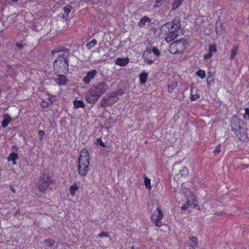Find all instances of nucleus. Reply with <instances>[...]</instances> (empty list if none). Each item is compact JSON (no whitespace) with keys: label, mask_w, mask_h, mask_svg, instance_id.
<instances>
[{"label":"nucleus","mask_w":249,"mask_h":249,"mask_svg":"<svg viewBox=\"0 0 249 249\" xmlns=\"http://www.w3.org/2000/svg\"><path fill=\"white\" fill-rule=\"evenodd\" d=\"M180 19L177 17H175L172 22H168L161 26L160 29V34L167 35L165 40L170 42L175 39L178 36V31L180 29Z\"/></svg>","instance_id":"nucleus-1"},{"label":"nucleus","mask_w":249,"mask_h":249,"mask_svg":"<svg viewBox=\"0 0 249 249\" xmlns=\"http://www.w3.org/2000/svg\"><path fill=\"white\" fill-rule=\"evenodd\" d=\"M108 89V86L105 82H101L92 85L86 94V101L91 104H95Z\"/></svg>","instance_id":"nucleus-2"},{"label":"nucleus","mask_w":249,"mask_h":249,"mask_svg":"<svg viewBox=\"0 0 249 249\" xmlns=\"http://www.w3.org/2000/svg\"><path fill=\"white\" fill-rule=\"evenodd\" d=\"M58 52V56L56 58L53 63L54 70L59 73H66L69 70V51L66 49L64 51H57L55 50L52 51L53 53Z\"/></svg>","instance_id":"nucleus-3"},{"label":"nucleus","mask_w":249,"mask_h":249,"mask_svg":"<svg viewBox=\"0 0 249 249\" xmlns=\"http://www.w3.org/2000/svg\"><path fill=\"white\" fill-rule=\"evenodd\" d=\"M243 122L236 116H233L231 120V129L236 136L241 141L248 138L246 129L244 128Z\"/></svg>","instance_id":"nucleus-4"},{"label":"nucleus","mask_w":249,"mask_h":249,"mask_svg":"<svg viewBox=\"0 0 249 249\" xmlns=\"http://www.w3.org/2000/svg\"><path fill=\"white\" fill-rule=\"evenodd\" d=\"M89 155L87 150L81 151L79 157L78 173L81 176H85L89 171Z\"/></svg>","instance_id":"nucleus-5"},{"label":"nucleus","mask_w":249,"mask_h":249,"mask_svg":"<svg viewBox=\"0 0 249 249\" xmlns=\"http://www.w3.org/2000/svg\"><path fill=\"white\" fill-rule=\"evenodd\" d=\"M54 184L52 176L49 173H43L39 176L37 186L41 193H45L51 184Z\"/></svg>","instance_id":"nucleus-6"},{"label":"nucleus","mask_w":249,"mask_h":249,"mask_svg":"<svg viewBox=\"0 0 249 249\" xmlns=\"http://www.w3.org/2000/svg\"><path fill=\"white\" fill-rule=\"evenodd\" d=\"M187 46L186 39L181 38L171 43L169 46V51L172 54L183 53Z\"/></svg>","instance_id":"nucleus-7"},{"label":"nucleus","mask_w":249,"mask_h":249,"mask_svg":"<svg viewBox=\"0 0 249 249\" xmlns=\"http://www.w3.org/2000/svg\"><path fill=\"white\" fill-rule=\"evenodd\" d=\"M118 99L119 97L115 93L107 94L101 101L100 106L102 107H107L113 105Z\"/></svg>","instance_id":"nucleus-8"},{"label":"nucleus","mask_w":249,"mask_h":249,"mask_svg":"<svg viewBox=\"0 0 249 249\" xmlns=\"http://www.w3.org/2000/svg\"><path fill=\"white\" fill-rule=\"evenodd\" d=\"M163 217V214L160 209V206L158 205L157 210L154 212L151 216V220L158 227H160L162 225L161 220Z\"/></svg>","instance_id":"nucleus-9"},{"label":"nucleus","mask_w":249,"mask_h":249,"mask_svg":"<svg viewBox=\"0 0 249 249\" xmlns=\"http://www.w3.org/2000/svg\"><path fill=\"white\" fill-rule=\"evenodd\" d=\"M97 73L98 72L96 70H92L91 71H88L86 75L83 77V81L86 84H89L91 81L94 78Z\"/></svg>","instance_id":"nucleus-10"},{"label":"nucleus","mask_w":249,"mask_h":249,"mask_svg":"<svg viewBox=\"0 0 249 249\" xmlns=\"http://www.w3.org/2000/svg\"><path fill=\"white\" fill-rule=\"evenodd\" d=\"M129 59L127 58H118L116 59L115 64L121 66H125L128 64Z\"/></svg>","instance_id":"nucleus-11"},{"label":"nucleus","mask_w":249,"mask_h":249,"mask_svg":"<svg viewBox=\"0 0 249 249\" xmlns=\"http://www.w3.org/2000/svg\"><path fill=\"white\" fill-rule=\"evenodd\" d=\"M3 119L2 122V126L5 128L11 122L12 119L8 114H5L3 115Z\"/></svg>","instance_id":"nucleus-12"},{"label":"nucleus","mask_w":249,"mask_h":249,"mask_svg":"<svg viewBox=\"0 0 249 249\" xmlns=\"http://www.w3.org/2000/svg\"><path fill=\"white\" fill-rule=\"evenodd\" d=\"M55 82L59 85H65L67 83V79L64 75H60L55 79Z\"/></svg>","instance_id":"nucleus-13"},{"label":"nucleus","mask_w":249,"mask_h":249,"mask_svg":"<svg viewBox=\"0 0 249 249\" xmlns=\"http://www.w3.org/2000/svg\"><path fill=\"white\" fill-rule=\"evenodd\" d=\"M152 21L151 19L147 16L143 17L139 22L138 25L140 27H143L145 25V23L148 22L149 23L151 22Z\"/></svg>","instance_id":"nucleus-14"},{"label":"nucleus","mask_w":249,"mask_h":249,"mask_svg":"<svg viewBox=\"0 0 249 249\" xmlns=\"http://www.w3.org/2000/svg\"><path fill=\"white\" fill-rule=\"evenodd\" d=\"M72 6L71 5H67V6L65 7L63 9L64 13L62 14V17L63 18H65L66 19H67L69 16V14L71 12V8Z\"/></svg>","instance_id":"nucleus-15"},{"label":"nucleus","mask_w":249,"mask_h":249,"mask_svg":"<svg viewBox=\"0 0 249 249\" xmlns=\"http://www.w3.org/2000/svg\"><path fill=\"white\" fill-rule=\"evenodd\" d=\"M73 104L75 108L79 107L84 108L85 107V103L82 100H74L73 102Z\"/></svg>","instance_id":"nucleus-16"},{"label":"nucleus","mask_w":249,"mask_h":249,"mask_svg":"<svg viewBox=\"0 0 249 249\" xmlns=\"http://www.w3.org/2000/svg\"><path fill=\"white\" fill-rule=\"evenodd\" d=\"M148 73L147 72H143L140 75V81L142 84H144L147 79Z\"/></svg>","instance_id":"nucleus-17"},{"label":"nucleus","mask_w":249,"mask_h":249,"mask_svg":"<svg viewBox=\"0 0 249 249\" xmlns=\"http://www.w3.org/2000/svg\"><path fill=\"white\" fill-rule=\"evenodd\" d=\"M238 46L235 45L233 46V47L231 49V53L229 58L230 60H232L233 59L235 54L237 53L238 52Z\"/></svg>","instance_id":"nucleus-18"},{"label":"nucleus","mask_w":249,"mask_h":249,"mask_svg":"<svg viewBox=\"0 0 249 249\" xmlns=\"http://www.w3.org/2000/svg\"><path fill=\"white\" fill-rule=\"evenodd\" d=\"M18 158V154L17 153L13 152L9 155V157L8 158V160L9 161L12 160L13 161V164H16L17 163L16 160H17Z\"/></svg>","instance_id":"nucleus-19"},{"label":"nucleus","mask_w":249,"mask_h":249,"mask_svg":"<svg viewBox=\"0 0 249 249\" xmlns=\"http://www.w3.org/2000/svg\"><path fill=\"white\" fill-rule=\"evenodd\" d=\"M215 26L216 33L217 34H221L224 30L222 23L221 22H216Z\"/></svg>","instance_id":"nucleus-20"},{"label":"nucleus","mask_w":249,"mask_h":249,"mask_svg":"<svg viewBox=\"0 0 249 249\" xmlns=\"http://www.w3.org/2000/svg\"><path fill=\"white\" fill-rule=\"evenodd\" d=\"M190 246L195 248L197 246V239L196 237H192V238H190Z\"/></svg>","instance_id":"nucleus-21"},{"label":"nucleus","mask_w":249,"mask_h":249,"mask_svg":"<svg viewBox=\"0 0 249 249\" xmlns=\"http://www.w3.org/2000/svg\"><path fill=\"white\" fill-rule=\"evenodd\" d=\"M177 82H173L170 85H169L168 87V91L170 93H172L173 90L177 86Z\"/></svg>","instance_id":"nucleus-22"},{"label":"nucleus","mask_w":249,"mask_h":249,"mask_svg":"<svg viewBox=\"0 0 249 249\" xmlns=\"http://www.w3.org/2000/svg\"><path fill=\"white\" fill-rule=\"evenodd\" d=\"M97 44V41L96 39H92L91 41L88 42L87 44V48L89 50H90L92 47H93Z\"/></svg>","instance_id":"nucleus-23"},{"label":"nucleus","mask_w":249,"mask_h":249,"mask_svg":"<svg viewBox=\"0 0 249 249\" xmlns=\"http://www.w3.org/2000/svg\"><path fill=\"white\" fill-rule=\"evenodd\" d=\"M153 49V48H152V45L151 44H148L146 47V52L144 53L143 55L150 56L151 53H152Z\"/></svg>","instance_id":"nucleus-24"},{"label":"nucleus","mask_w":249,"mask_h":249,"mask_svg":"<svg viewBox=\"0 0 249 249\" xmlns=\"http://www.w3.org/2000/svg\"><path fill=\"white\" fill-rule=\"evenodd\" d=\"M78 190V187L76 185H72L70 188V192L71 196H74L76 192Z\"/></svg>","instance_id":"nucleus-25"},{"label":"nucleus","mask_w":249,"mask_h":249,"mask_svg":"<svg viewBox=\"0 0 249 249\" xmlns=\"http://www.w3.org/2000/svg\"><path fill=\"white\" fill-rule=\"evenodd\" d=\"M144 182L146 188L150 190L151 188L150 179L145 176H144Z\"/></svg>","instance_id":"nucleus-26"},{"label":"nucleus","mask_w":249,"mask_h":249,"mask_svg":"<svg viewBox=\"0 0 249 249\" xmlns=\"http://www.w3.org/2000/svg\"><path fill=\"white\" fill-rule=\"evenodd\" d=\"M196 75L199 77H200L201 79H203L206 76V73L204 71L202 70H199L196 72Z\"/></svg>","instance_id":"nucleus-27"},{"label":"nucleus","mask_w":249,"mask_h":249,"mask_svg":"<svg viewBox=\"0 0 249 249\" xmlns=\"http://www.w3.org/2000/svg\"><path fill=\"white\" fill-rule=\"evenodd\" d=\"M44 243L48 246H53L54 244V241L52 239H47L44 240Z\"/></svg>","instance_id":"nucleus-28"},{"label":"nucleus","mask_w":249,"mask_h":249,"mask_svg":"<svg viewBox=\"0 0 249 249\" xmlns=\"http://www.w3.org/2000/svg\"><path fill=\"white\" fill-rule=\"evenodd\" d=\"M152 53L155 55L154 59H158L160 55V51L157 48L154 47L152 50Z\"/></svg>","instance_id":"nucleus-29"},{"label":"nucleus","mask_w":249,"mask_h":249,"mask_svg":"<svg viewBox=\"0 0 249 249\" xmlns=\"http://www.w3.org/2000/svg\"><path fill=\"white\" fill-rule=\"evenodd\" d=\"M143 56L144 62L146 64H148V65H151L153 63V62H154L153 60L149 59L150 56L143 55Z\"/></svg>","instance_id":"nucleus-30"},{"label":"nucleus","mask_w":249,"mask_h":249,"mask_svg":"<svg viewBox=\"0 0 249 249\" xmlns=\"http://www.w3.org/2000/svg\"><path fill=\"white\" fill-rule=\"evenodd\" d=\"M182 2L178 0H175L174 2L172 4V9H176L178 8L181 4Z\"/></svg>","instance_id":"nucleus-31"},{"label":"nucleus","mask_w":249,"mask_h":249,"mask_svg":"<svg viewBox=\"0 0 249 249\" xmlns=\"http://www.w3.org/2000/svg\"><path fill=\"white\" fill-rule=\"evenodd\" d=\"M217 51L216 46L215 44L211 45L209 46V51L213 54L216 53Z\"/></svg>","instance_id":"nucleus-32"},{"label":"nucleus","mask_w":249,"mask_h":249,"mask_svg":"<svg viewBox=\"0 0 249 249\" xmlns=\"http://www.w3.org/2000/svg\"><path fill=\"white\" fill-rule=\"evenodd\" d=\"M51 105V103H49L48 101H46L45 100H43L40 103V106L43 108H47L48 107H49Z\"/></svg>","instance_id":"nucleus-33"},{"label":"nucleus","mask_w":249,"mask_h":249,"mask_svg":"<svg viewBox=\"0 0 249 249\" xmlns=\"http://www.w3.org/2000/svg\"><path fill=\"white\" fill-rule=\"evenodd\" d=\"M200 95L197 94H193L192 93L190 95V99L192 101H195L196 99L199 98Z\"/></svg>","instance_id":"nucleus-34"},{"label":"nucleus","mask_w":249,"mask_h":249,"mask_svg":"<svg viewBox=\"0 0 249 249\" xmlns=\"http://www.w3.org/2000/svg\"><path fill=\"white\" fill-rule=\"evenodd\" d=\"M191 205L189 201L188 200L186 203L181 207L182 211H186Z\"/></svg>","instance_id":"nucleus-35"},{"label":"nucleus","mask_w":249,"mask_h":249,"mask_svg":"<svg viewBox=\"0 0 249 249\" xmlns=\"http://www.w3.org/2000/svg\"><path fill=\"white\" fill-rule=\"evenodd\" d=\"M245 112L244 115V118L245 119H248L249 120V108L247 107L245 108Z\"/></svg>","instance_id":"nucleus-36"},{"label":"nucleus","mask_w":249,"mask_h":249,"mask_svg":"<svg viewBox=\"0 0 249 249\" xmlns=\"http://www.w3.org/2000/svg\"><path fill=\"white\" fill-rule=\"evenodd\" d=\"M99 236L100 237H108L109 236V234L108 232H104V231H102V232H101L99 234Z\"/></svg>","instance_id":"nucleus-37"},{"label":"nucleus","mask_w":249,"mask_h":249,"mask_svg":"<svg viewBox=\"0 0 249 249\" xmlns=\"http://www.w3.org/2000/svg\"><path fill=\"white\" fill-rule=\"evenodd\" d=\"M49 102L51 103V104L52 103H53L55 100V97L54 96H53L51 94H49Z\"/></svg>","instance_id":"nucleus-38"},{"label":"nucleus","mask_w":249,"mask_h":249,"mask_svg":"<svg viewBox=\"0 0 249 249\" xmlns=\"http://www.w3.org/2000/svg\"><path fill=\"white\" fill-rule=\"evenodd\" d=\"M161 5V0H156L154 4L155 7H160Z\"/></svg>","instance_id":"nucleus-39"},{"label":"nucleus","mask_w":249,"mask_h":249,"mask_svg":"<svg viewBox=\"0 0 249 249\" xmlns=\"http://www.w3.org/2000/svg\"><path fill=\"white\" fill-rule=\"evenodd\" d=\"M180 173L182 176H186L188 175V169L184 167L182 170L180 171Z\"/></svg>","instance_id":"nucleus-40"},{"label":"nucleus","mask_w":249,"mask_h":249,"mask_svg":"<svg viewBox=\"0 0 249 249\" xmlns=\"http://www.w3.org/2000/svg\"><path fill=\"white\" fill-rule=\"evenodd\" d=\"M96 141H97V144H99L100 146H101L102 147H105V145L104 143L102 142V141L101 140V139L98 138L96 140Z\"/></svg>","instance_id":"nucleus-41"},{"label":"nucleus","mask_w":249,"mask_h":249,"mask_svg":"<svg viewBox=\"0 0 249 249\" xmlns=\"http://www.w3.org/2000/svg\"><path fill=\"white\" fill-rule=\"evenodd\" d=\"M220 148L221 146L220 144L216 146V148L215 149L213 152L215 155L218 154L220 152Z\"/></svg>","instance_id":"nucleus-42"},{"label":"nucleus","mask_w":249,"mask_h":249,"mask_svg":"<svg viewBox=\"0 0 249 249\" xmlns=\"http://www.w3.org/2000/svg\"><path fill=\"white\" fill-rule=\"evenodd\" d=\"M45 135V132L43 130H39L38 131V136L40 137V140H41L43 138V137Z\"/></svg>","instance_id":"nucleus-43"},{"label":"nucleus","mask_w":249,"mask_h":249,"mask_svg":"<svg viewBox=\"0 0 249 249\" xmlns=\"http://www.w3.org/2000/svg\"><path fill=\"white\" fill-rule=\"evenodd\" d=\"M213 54L212 53L209 51V53L204 55V58L206 59H209L212 56Z\"/></svg>","instance_id":"nucleus-44"},{"label":"nucleus","mask_w":249,"mask_h":249,"mask_svg":"<svg viewBox=\"0 0 249 249\" xmlns=\"http://www.w3.org/2000/svg\"><path fill=\"white\" fill-rule=\"evenodd\" d=\"M112 93H115L116 94L117 96H121L123 94V92L122 91V90H120L118 91H117V92H113Z\"/></svg>","instance_id":"nucleus-45"},{"label":"nucleus","mask_w":249,"mask_h":249,"mask_svg":"<svg viewBox=\"0 0 249 249\" xmlns=\"http://www.w3.org/2000/svg\"><path fill=\"white\" fill-rule=\"evenodd\" d=\"M17 46H18V48H19L20 49H22V48H23V45H22V44H17Z\"/></svg>","instance_id":"nucleus-46"},{"label":"nucleus","mask_w":249,"mask_h":249,"mask_svg":"<svg viewBox=\"0 0 249 249\" xmlns=\"http://www.w3.org/2000/svg\"><path fill=\"white\" fill-rule=\"evenodd\" d=\"M10 189L11 190L14 192V193H15L16 192V191L14 189V188L12 187V186H10Z\"/></svg>","instance_id":"nucleus-47"}]
</instances>
